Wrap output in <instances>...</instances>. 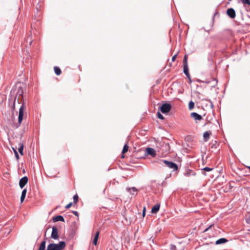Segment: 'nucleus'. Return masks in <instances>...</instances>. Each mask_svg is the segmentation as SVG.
<instances>
[{
  "mask_svg": "<svg viewBox=\"0 0 250 250\" xmlns=\"http://www.w3.org/2000/svg\"><path fill=\"white\" fill-rule=\"evenodd\" d=\"M171 109V106L170 104L168 103H165L163 104L160 108L161 111L164 114L167 113L169 112Z\"/></svg>",
  "mask_w": 250,
  "mask_h": 250,
  "instance_id": "f03ea898",
  "label": "nucleus"
},
{
  "mask_svg": "<svg viewBox=\"0 0 250 250\" xmlns=\"http://www.w3.org/2000/svg\"><path fill=\"white\" fill-rule=\"evenodd\" d=\"M12 108H13V110H15V103H14Z\"/></svg>",
  "mask_w": 250,
  "mask_h": 250,
  "instance_id": "4c0bfd02",
  "label": "nucleus"
},
{
  "mask_svg": "<svg viewBox=\"0 0 250 250\" xmlns=\"http://www.w3.org/2000/svg\"><path fill=\"white\" fill-rule=\"evenodd\" d=\"M79 197L77 194H75L73 197V200L75 203H77L78 201Z\"/></svg>",
  "mask_w": 250,
  "mask_h": 250,
  "instance_id": "393cba45",
  "label": "nucleus"
},
{
  "mask_svg": "<svg viewBox=\"0 0 250 250\" xmlns=\"http://www.w3.org/2000/svg\"><path fill=\"white\" fill-rule=\"evenodd\" d=\"M188 65L187 55H185L183 59V66Z\"/></svg>",
  "mask_w": 250,
  "mask_h": 250,
  "instance_id": "4be33fe9",
  "label": "nucleus"
},
{
  "mask_svg": "<svg viewBox=\"0 0 250 250\" xmlns=\"http://www.w3.org/2000/svg\"><path fill=\"white\" fill-rule=\"evenodd\" d=\"M65 246L66 244L64 241H61L58 244L52 243L48 245L47 250H62Z\"/></svg>",
  "mask_w": 250,
  "mask_h": 250,
  "instance_id": "f257e3e1",
  "label": "nucleus"
},
{
  "mask_svg": "<svg viewBox=\"0 0 250 250\" xmlns=\"http://www.w3.org/2000/svg\"><path fill=\"white\" fill-rule=\"evenodd\" d=\"M241 1L244 4L250 5V0H242Z\"/></svg>",
  "mask_w": 250,
  "mask_h": 250,
  "instance_id": "b1692460",
  "label": "nucleus"
},
{
  "mask_svg": "<svg viewBox=\"0 0 250 250\" xmlns=\"http://www.w3.org/2000/svg\"><path fill=\"white\" fill-rule=\"evenodd\" d=\"M170 248L171 250H177L176 247L174 245H171Z\"/></svg>",
  "mask_w": 250,
  "mask_h": 250,
  "instance_id": "7c9ffc66",
  "label": "nucleus"
},
{
  "mask_svg": "<svg viewBox=\"0 0 250 250\" xmlns=\"http://www.w3.org/2000/svg\"><path fill=\"white\" fill-rule=\"evenodd\" d=\"M99 234H100V232L99 231H97L96 232V233L95 234V237H94V239L93 240V244L94 245H96L97 244V241H98V238H99Z\"/></svg>",
  "mask_w": 250,
  "mask_h": 250,
  "instance_id": "2eb2a0df",
  "label": "nucleus"
},
{
  "mask_svg": "<svg viewBox=\"0 0 250 250\" xmlns=\"http://www.w3.org/2000/svg\"><path fill=\"white\" fill-rule=\"evenodd\" d=\"M203 169L205 171H209L211 170L212 169V168H209L208 167H206Z\"/></svg>",
  "mask_w": 250,
  "mask_h": 250,
  "instance_id": "cd10ccee",
  "label": "nucleus"
},
{
  "mask_svg": "<svg viewBox=\"0 0 250 250\" xmlns=\"http://www.w3.org/2000/svg\"><path fill=\"white\" fill-rule=\"evenodd\" d=\"M228 240L225 238H220L215 242L216 245H219L227 242Z\"/></svg>",
  "mask_w": 250,
  "mask_h": 250,
  "instance_id": "4468645a",
  "label": "nucleus"
},
{
  "mask_svg": "<svg viewBox=\"0 0 250 250\" xmlns=\"http://www.w3.org/2000/svg\"><path fill=\"white\" fill-rule=\"evenodd\" d=\"M45 244L46 242L45 241H42L40 246L39 250H44L45 248Z\"/></svg>",
  "mask_w": 250,
  "mask_h": 250,
  "instance_id": "6ab92c4d",
  "label": "nucleus"
},
{
  "mask_svg": "<svg viewBox=\"0 0 250 250\" xmlns=\"http://www.w3.org/2000/svg\"><path fill=\"white\" fill-rule=\"evenodd\" d=\"M28 179L27 177L24 176L20 179L19 182V186L21 188H22L27 183Z\"/></svg>",
  "mask_w": 250,
  "mask_h": 250,
  "instance_id": "423d86ee",
  "label": "nucleus"
},
{
  "mask_svg": "<svg viewBox=\"0 0 250 250\" xmlns=\"http://www.w3.org/2000/svg\"><path fill=\"white\" fill-rule=\"evenodd\" d=\"M18 93H19V97H18V103H19V100H20V97L21 96V98H22V91L21 88H19V91H18Z\"/></svg>",
  "mask_w": 250,
  "mask_h": 250,
  "instance_id": "5701e85b",
  "label": "nucleus"
},
{
  "mask_svg": "<svg viewBox=\"0 0 250 250\" xmlns=\"http://www.w3.org/2000/svg\"><path fill=\"white\" fill-rule=\"evenodd\" d=\"M146 214V208L144 207L143 210V216L144 217Z\"/></svg>",
  "mask_w": 250,
  "mask_h": 250,
  "instance_id": "2f4dec72",
  "label": "nucleus"
},
{
  "mask_svg": "<svg viewBox=\"0 0 250 250\" xmlns=\"http://www.w3.org/2000/svg\"><path fill=\"white\" fill-rule=\"evenodd\" d=\"M227 14L231 19H234L236 16L235 10L231 8L228 9Z\"/></svg>",
  "mask_w": 250,
  "mask_h": 250,
  "instance_id": "0eeeda50",
  "label": "nucleus"
},
{
  "mask_svg": "<svg viewBox=\"0 0 250 250\" xmlns=\"http://www.w3.org/2000/svg\"><path fill=\"white\" fill-rule=\"evenodd\" d=\"M186 76L188 78V80L189 81V82L191 83V78H190V75L189 74V75H186Z\"/></svg>",
  "mask_w": 250,
  "mask_h": 250,
  "instance_id": "f704fd0d",
  "label": "nucleus"
},
{
  "mask_svg": "<svg viewBox=\"0 0 250 250\" xmlns=\"http://www.w3.org/2000/svg\"><path fill=\"white\" fill-rule=\"evenodd\" d=\"M184 67V72L186 75H189L188 68V66H183Z\"/></svg>",
  "mask_w": 250,
  "mask_h": 250,
  "instance_id": "aec40b11",
  "label": "nucleus"
},
{
  "mask_svg": "<svg viewBox=\"0 0 250 250\" xmlns=\"http://www.w3.org/2000/svg\"><path fill=\"white\" fill-rule=\"evenodd\" d=\"M160 207V206L159 204L154 205L151 208V212L152 213H156L159 211Z\"/></svg>",
  "mask_w": 250,
  "mask_h": 250,
  "instance_id": "f8f14e48",
  "label": "nucleus"
},
{
  "mask_svg": "<svg viewBox=\"0 0 250 250\" xmlns=\"http://www.w3.org/2000/svg\"><path fill=\"white\" fill-rule=\"evenodd\" d=\"M54 70L55 74L57 75H60L62 73L61 69L58 66H55L54 67Z\"/></svg>",
  "mask_w": 250,
  "mask_h": 250,
  "instance_id": "f3484780",
  "label": "nucleus"
},
{
  "mask_svg": "<svg viewBox=\"0 0 250 250\" xmlns=\"http://www.w3.org/2000/svg\"><path fill=\"white\" fill-rule=\"evenodd\" d=\"M128 147H128V146L127 145V144H125L124 145L123 150H122V158H124L125 157L124 154H125L127 152V151L128 150Z\"/></svg>",
  "mask_w": 250,
  "mask_h": 250,
  "instance_id": "ddd939ff",
  "label": "nucleus"
},
{
  "mask_svg": "<svg viewBox=\"0 0 250 250\" xmlns=\"http://www.w3.org/2000/svg\"><path fill=\"white\" fill-rule=\"evenodd\" d=\"M163 163L166 165V166L170 168L173 169V170H177L178 169L177 165L172 162L168 161L167 160H163Z\"/></svg>",
  "mask_w": 250,
  "mask_h": 250,
  "instance_id": "7ed1b4c3",
  "label": "nucleus"
},
{
  "mask_svg": "<svg viewBox=\"0 0 250 250\" xmlns=\"http://www.w3.org/2000/svg\"><path fill=\"white\" fill-rule=\"evenodd\" d=\"M157 117L160 119L163 120L164 119V116L159 112H157Z\"/></svg>",
  "mask_w": 250,
  "mask_h": 250,
  "instance_id": "a878e982",
  "label": "nucleus"
},
{
  "mask_svg": "<svg viewBox=\"0 0 250 250\" xmlns=\"http://www.w3.org/2000/svg\"><path fill=\"white\" fill-rule=\"evenodd\" d=\"M211 134V133L210 131H207L204 132L203 134L204 141L206 142L208 141Z\"/></svg>",
  "mask_w": 250,
  "mask_h": 250,
  "instance_id": "9b49d317",
  "label": "nucleus"
},
{
  "mask_svg": "<svg viewBox=\"0 0 250 250\" xmlns=\"http://www.w3.org/2000/svg\"><path fill=\"white\" fill-rule=\"evenodd\" d=\"M23 111H24V104H22L19 109V113L18 116V122L19 124H21L23 117Z\"/></svg>",
  "mask_w": 250,
  "mask_h": 250,
  "instance_id": "20e7f679",
  "label": "nucleus"
},
{
  "mask_svg": "<svg viewBox=\"0 0 250 250\" xmlns=\"http://www.w3.org/2000/svg\"><path fill=\"white\" fill-rule=\"evenodd\" d=\"M19 145H20V146L18 148L19 152L21 155H23V150L24 145L22 143L20 144Z\"/></svg>",
  "mask_w": 250,
  "mask_h": 250,
  "instance_id": "a211bd4d",
  "label": "nucleus"
},
{
  "mask_svg": "<svg viewBox=\"0 0 250 250\" xmlns=\"http://www.w3.org/2000/svg\"><path fill=\"white\" fill-rule=\"evenodd\" d=\"M51 237L52 238L54 239H57L59 238L58 230L57 227H53L52 228V231L51 235Z\"/></svg>",
  "mask_w": 250,
  "mask_h": 250,
  "instance_id": "39448f33",
  "label": "nucleus"
},
{
  "mask_svg": "<svg viewBox=\"0 0 250 250\" xmlns=\"http://www.w3.org/2000/svg\"><path fill=\"white\" fill-rule=\"evenodd\" d=\"M177 54H175V55H174V56L172 57V59H171V61H172V62H174V61H175V59H176V57H177Z\"/></svg>",
  "mask_w": 250,
  "mask_h": 250,
  "instance_id": "c85d7f7f",
  "label": "nucleus"
},
{
  "mask_svg": "<svg viewBox=\"0 0 250 250\" xmlns=\"http://www.w3.org/2000/svg\"><path fill=\"white\" fill-rule=\"evenodd\" d=\"M13 150L14 151V153H15V156L17 158V159L18 160L19 159V155L17 151V150L13 148Z\"/></svg>",
  "mask_w": 250,
  "mask_h": 250,
  "instance_id": "bb28decb",
  "label": "nucleus"
},
{
  "mask_svg": "<svg viewBox=\"0 0 250 250\" xmlns=\"http://www.w3.org/2000/svg\"><path fill=\"white\" fill-rule=\"evenodd\" d=\"M129 190H132L134 192L137 191V190L135 189V188H129Z\"/></svg>",
  "mask_w": 250,
  "mask_h": 250,
  "instance_id": "72a5a7b5",
  "label": "nucleus"
},
{
  "mask_svg": "<svg viewBox=\"0 0 250 250\" xmlns=\"http://www.w3.org/2000/svg\"><path fill=\"white\" fill-rule=\"evenodd\" d=\"M72 203H69L67 205H66V206H65V208H66V209H68V208H70V207H71V206H72Z\"/></svg>",
  "mask_w": 250,
  "mask_h": 250,
  "instance_id": "c756f323",
  "label": "nucleus"
},
{
  "mask_svg": "<svg viewBox=\"0 0 250 250\" xmlns=\"http://www.w3.org/2000/svg\"><path fill=\"white\" fill-rule=\"evenodd\" d=\"M248 168L250 170V167H249Z\"/></svg>",
  "mask_w": 250,
  "mask_h": 250,
  "instance_id": "a19ab883",
  "label": "nucleus"
},
{
  "mask_svg": "<svg viewBox=\"0 0 250 250\" xmlns=\"http://www.w3.org/2000/svg\"><path fill=\"white\" fill-rule=\"evenodd\" d=\"M194 107V103L192 101H190L188 104V108L189 110H192Z\"/></svg>",
  "mask_w": 250,
  "mask_h": 250,
  "instance_id": "412c9836",
  "label": "nucleus"
},
{
  "mask_svg": "<svg viewBox=\"0 0 250 250\" xmlns=\"http://www.w3.org/2000/svg\"><path fill=\"white\" fill-rule=\"evenodd\" d=\"M211 227V226H210L208 228H207L205 230V231H207L208 230V229Z\"/></svg>",
  "mask_w": 250,
  "mask_h": 250,
  "instance_id": "e433bc0d",
  "label": "nucleus"
},
{
  "mask_svg": "<svg viewBox=\"0 0 250 250\" xmlns=\"http://www.w3.org/2000/svg\"><path fill=\"white\" fill-rule=\"evenodd\" d=\"M192 175H195V173L194 172H192Z\"/></svg>",
  "mask_w": 250,
  "mask_h": 250,
  "instance_id": "58836bf2",
  "label": "nucleus"
},
{
  "mask_svg": "<svg viewBox=\"0 0 250 250\" xmlns=\"http://www.w3.org/2000/svg\"><path fill=\"white\" fill-rule=\"evenodd\" d=\"M189 174V173H188V172L186 174L187 175H188Z\"/></svg>",
  "mask_w": 250,
  "mask_h": 250,
  "instance_id": "ea45409f",
  "label": "nucleus"
},
{
  "mask_svg": "<svg viewBox=\"0 0 250 250\" xmlns=\"http://www.w3.org/2000/svg\"><path fill=\"white\" fill-rule=\"evenodd\" d=\"M53 221L54 222H58V221L64 222V219L62 216L58 215V216H56L53 218Z\"/></svg>",
  "mask_w": 250,
  "mask_h": 250,
  "instance_id": "9d476101",
  "label": "nucleus"
},
{
  "mask_svg": "<svg viewBox=\"0 0 250 250\" xmlns=\"http://www.w3.org/2000/svg\"><path fill=\"white\" fill-rule=\"evenodd\" d=\"M146 153L147 155H150L151 156H152L153 157H155V156L156 155V151L153 148H150V147L146 148Z\"/></svg>",
  "mask_w": 250,
  "mask_h": 250,
  "instance_id": "6e6552de",
  "label": "nucleus"
},
{
  "mask_svg": "<svg viewBox=\"0 0 250 250\" xmlns=\"http://www.w3.org/2000/svg\"><path fill=\"white\" fill-rule=\"evenodd\" d=\"M186 76L188 78V80L189 81V82L191 83V78H190V75L189 74V75H186Z\"/></svg>",
  "mask_w": 250,
  "mask_h": 250,
  "instance_id": "c9c22d12",
  "label": "nucleus"
},
{
  "mask_svg": "<svg viewBox=\"0 0 250 250\" xmlns=\"http://www.w3.org/2000/svg\"><path fill=\"white\" fill-rule=\"evenodd\" d=\"M73 214H74V215H75L76 216H79V213H78V212L77 211H73Z\"/></svg>",
  "mask_w": 250,
  "mask_h": 250,
  "instance_id": "473e14b6",
  "label": "nucleus"
},
{
  "mask_svg": "<svg viewBox=\"0 0 250 250\" xmlns=\"http://www.w3.org/2000/svg\"><path fill=\"white\" fill-rule=\"evenodd\" d=\"M26 192H27L26 189H24L22 190V191L21 195V203H22L23 202V201H24V200L25 199Z\"/></svg>",
  "mask_w": 250,
  "mask_h": 250,
  "instance_id": "dca6fc26",
  "label": "nucleus"
},
{
  "mask_svg": "<svg viewBox=\"0 0 250 250\" xmlns=\"http://www.w3.org/2000/svg\"><path fill=\"white\" fill-rule=\"evenodd\" d=\"M190 117L193 118L195 120L200 121L203 119L202 117L200 115L195 112H192L190 113Z\"/></svg>",
  "mask_w": 250,
  "mask_h": 250,
  "instance_id": "1a4fd4ad",
  "label": "nucleus"
}]
</instances>
